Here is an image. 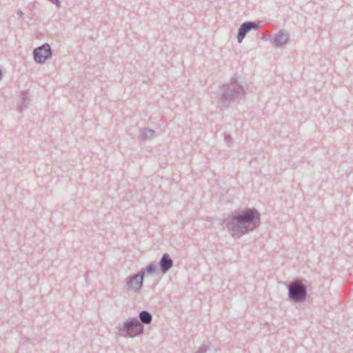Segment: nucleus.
Returning a JSON list of instances; mask_svg holds the SVG:
<instances>
[{
    "instance_id": "nucleus-17",
    "label": "nucleus",
    "mask_w": 353,
    "mask_h": 353,
    "mask_svg": "<svg viewBox=\"0 0 353 353\" xmlns=\"http://www.w3.org/2000/svg\"><path fill=\"white\" fill-rule=\"evenodd\" d=\"M50 2L56 4L58 7L60 6L61 2L59 0H49Z\"/></svg>"
},
{
    "instance_id": "nucleus-1",
    "label": "nucleus",
    "mask_w": 353,
    "mask_h": 353,
    "mask_svg": "<svg viewBox=\"0 0 353 353\" xmlns=\"http://www.w3.org/2000/svg\"><path fill=\"white\" fill-rule=\"evenodd\" d=\"M261 224V214L254 208L237 209L223 220L229 234L235 239L256 230Z\"/></svg>"
},
{
    "instance_id": "nucleus-14",
    "label": "nucleus",
    "mask_w": 353,
    "mask_h": 353,
    "mask_svg": "<svg viewBox=\"0 0 353 353\" xmlns=\"http://www.w3.org/2000/svg\"><path fill=\"white\" fill-rule=\"evenodd\" d=\"M155 132L152 129L143 128L140 130V139L141 140H147L154 136Z\"/></svg>"
},
{
    "instance_id": "nucleus-16",
    "label": "nucleus",
    "mask_w": 353,
    "mask_h": 353,
    "mask_svg": "<svg viewBox=\"0 0 353 353\" xmlns=\"http://www.w3.org/2000/svg\"><path fill=\"white\" fill-rule=\"evenodd\" d=\"M225 141L227 142V143H230L232 140V137L229 134H225Z\"/></svg>"
},
{
    "instance_id": "nucleus-10",
    "label": "nucleus",
    "mask_w": 353,
    "mask_h": 353,
    "mask_svg": "<svg viewBox=\"0 0 353 353\" xmlns=\"http://www.w3.org/2000/svg\"><path fill=\"white\" fill-rule=\"evenodd\" d=\"M21 104L18 106V111L20 113H22L24 110H26L30 103V99L28 97V90H22L21 91Z\"/></svg>"
},
{
    "instance_id": "nucleus-2",
    "label": "nucleus",
    "mask_w": 353,
    "mask_h": 353,
    "mask_svg": "<svg viewBox=\"0 0 353 353\" xmlns=\"http://www.w3.org/2000/svg\"><path fill=\"white\" fill-rule=\"evenodd\" d=\"M245 94V88L238 81V77L234 74L229 83L220 87L219 100L224 107H228L232 102L241 99Z\"/></svg>"
},
{
    "instance_id": "nucleus-8",
    "label": "nucleus",
    "mask_w": 353,
    "mask_h": 353,
    "mask_svg": "<svg viewBox=\"0 0 353 353\" xmlns=\"http://www.w3.org/2000/svg\"><path fill=\"white\" fill-rule=\"evenodd\" d=\"M173 260L168 253H164L159 260V270L163 274L167 273L173 266Z\"/></svg>"
},
{
    "instance_id": "nucleus-7",
    "label": "nucleus",
    "mask_w": 353,
    "mask_h": 353,
    "mask_svg": "<svg viewBox=\"0 0 353 353\" xmlns=\"http://www.w3.org/2000/svg\"><path fill=\"white\" fill-rule=\"evenodd\" d=\"M289 40V34L283 30H279L278 32L273 34L272 43L277 47H282L286 44Z\"/></svg>"
},
{
    "instance_id": "nucleus-13",
    "label": "nucleus",
    "mask_w": 353,
    "mask_h": 353,
    "mask_svg": "<svg viewBox=\"0 0 353 353\" xmlns=\"http://www.w3.org/2000/svg\"><path fill=\"white\" fill-rule=\"evenodd\" d=\"M286 287H307V281L305 279L296 278L286 284Z\"/></svg>"
},
{
    "instance_id": "nucleus-3",
    "label": "nucleus",
    "mask_w": 353,
    "mask_h": 353,
    "mask_svg": "<svg viewBox=\"0 0 353 353\" xmlns=\"http://www.w3.org/2000/svg\"><path fill=\"white\" fill-rule=\"evenodd\" d=\"M117 329L120 332V334L125 338H134L141 335L144 332L143 324L137 317L128 319Z\"/></svg>"
},
{
    "instance_id": "nucleus-15",
    "label": "nucleus",
    "mask_w": 353,
    "mask_h": 353,
    "mask_svg": "<svg viewBox=\"0 0 353 353\" xmlns=\"http://www.w3.org/2000/svg\"><path fill=\"white\" fill-rule=\"evenodd\" d=\"M208 349V346L205 344H203L199 348L196 353H206Z\"/></svg>"
},
{
    "instance_id": "nucleus-6",
    "label": "nucleus",
    "mask_w": 353,
    "mask_h": 353,
    "mask_svg": "<svg viewBox=\"0 0 353 353\" xmlns=\"http://www.w3.org/2000/svg\"><path fill=\"white\" fill-rule=\"evenodd\" d=\"M288 298L294 303H303L307 296V288H288Z\"/></svg>"
},
{
    "instance_id": "nucleus-12",
    "label": "nucleus",
    "mask_w": 353,
    "mask_h": 353,
    "mask_svg": "<svg viewBox=\"0 0 353 353\" xmlns=\"http://www.w3.org/2000/svg\"><path fill=\"white\" fill-rule=\"evenodd\" d=\"M139 321L141 323L150 324L152 321V314L147 310H142L139 314Z\"/></svg>"
},
{
    "instance_id": "nucleus-4",
    "label": "nucleus",
    "mask_w": 353,
    "mask_h": 353,
    "mask_svg": "<svg viewBox=\"0 0 353 353\" xmlns=\"http://www.w3.org/2000/svg\"><path fill=\"white\" fill-rule=\"evenodd\" d=\"M32 54L34 61L37 63L42 64L52 57V51L50 46L48 43H45L34 48Z\"/></svg>"
},
{
    "instance_id": "nucleus-9",
    "label": "nucleus",
    "mask_w": 353,
    "mask_h": 353,
    "mask_svg": "<svg viewBox=\"0 0 353 353\" xmlns=\"http://www.w3.org/2000/svg\"><path fill=\"white\" fill-rule=\"evenodd\" d=\"M145 277L139 271L138 273L129 276L125 279V283L128 287L132 284L137 285L138 287H143V280Z\"/></svg>"
},
{
    "instance_id": "nucleus-18",
    "label": "nucleus",
    "mask_w": 353,
    "mask_h": 353,
    "mask_svg": "<svg viewBox=\"0 0 353 353\" xmlns=\"http://www.w3.org/2000/svg\"><path fill=\"white\" fill-rule=\"evenodd\" d=\"M17 14L19 17H22L23 15V12L21 10H17Z\"/></svg>"
},
{
    "instance_id": "nucleus-5",
    "label": "nucleus",
    "mask_w": 353,
    "mask_h": 353,
    "mask_svg": "<svg viewBox=\"0 0 353 353\" xmlns=\"http://www.w3.org/2000/svg\"><path fill=\"white\" fill-rule=\"evenodd\" d=\"M261 23V21H248L243 23L238 29L236 36L238 42L241 43L246 34L251 30H258L260 28Z\"/></svg>"
},
{
    "instance_id": "nucleus-11",
    "label": "nucleus",
    "mask_w": 353,
    "mask_h": 353,
    "mask_svg": "<svg viewBox=\"0 0 353 353\" xmlns=\"http://www.w3.org/2000/svg\"><path fill=\"white\" fill-rule=\"evenodd\" d=\"M145 278H147L157 272V266L154 263H149L146 267L140 270Z\"/></svg>"
},
{
    "instance_id": "nucleus-19",
    "label": "nucleus",
    "mask_w": 353,
    "mask_h": 353,
    "mask_svg": "<svg viewBox=\"0 0 353 353\" xmlns=\"http://www.w3.org/2000/svg\"><path fill=\"white\" fill-rule=\"evenodd\" d=\"M141 289V288H136V292H139Z\"/></svg>"
}]
</instances>
